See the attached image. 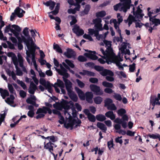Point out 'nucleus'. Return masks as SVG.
Returning a JSON list of instances; mask_svg holds the SVG:
<instances>
[{
    "label": "nucleus",
    "mask_w": 160,
    "mask_h": 160,
    "mask_svg": "<svg viewBox=\"0 0 160 160\" xmlns=\"http://www.w3.org/2000/svg\"><path fill=\"white\" fill-rule=\"evenodd\" d=\"M126 113V110L123 108H122L118 110L117 113L120 116H122Z\"/></svg>",
    "instance_id": "nucleus-49"
},
{
    "label": "nucleus",
    "mask_w": 160,
    "mask_h": 160,
    "mask_svg": "<svg viewBox=\"0 0 160 160\" xmlns=\"http://www.w3.org/2000/svg\"><path fill=\"white\" fill-rule=\"evenodd\" d=\"M54 85H57L61 88H64V84L63 82L59 79L57 80V82L55 83Z\"/></svg>",
    "instance_id": "nucleus-32"
},
{
    "label": "nucleus",
    "mask_w": 160,
    "mask_h": 160,
    "mask_svg": "<svg viewBox=\"0 0 160 160\" xmlns=\"http://www.w3.org/2000/svg\"><path fill=\"white\" fill-rule=\"evenodd\" d=\"M96 118L98 121L100 122H103L106 119L104 115L101 114L97 115L96 116Z\"/></svg>",
    "instance_id": "nucleus-28"
},
{
    "label": "nucleus",
    "mask_w": 160,
    "mask_h": 160,
    "mask_svg": "<svg viewBox=\"0 0 160 160\" xmlns=\"http://www.w3.org/2000/svg\"><path fill=\"white\" fill-rule=\"evenodd\" d=\"M18 57L20 67L21 68L24 67L23 65V60L22 57L20 54H18Z\"/></svg>",
    "instance_id": "nucleus-31"
},
{
    "label": "nucleus",
    "mask_w": 160,
    "mask_h": 160,
    "mask_svg": "<svg viewBox=\"0 0 160 160\" xmlns=\"http://www.w3.org/2000/svg\"><path fill=\"white\" fill-rule=\"evenodd\" d=\"M93 96V94L92 92H88L85 93V99L88 102H92Z\"/></svg>",
    "instance_id": "nucleus-16"
},
{
    "label": "nucleus",
    "mask_w": 160,
    "mask_h": 160,
    "mask_svg": "<svg viewBox=\"0 0 160 160\" xmlns=\"http://www.w3.org/2000/svg\"><path fill=\"white\" fill-rule=\"evenodd\" d=\"M114 122L117 123L121 124L122 127L124 128H126L127 127V123L126 121H122V119L117 118L114 120Z\"/></svg>",
    "instance_id": "nucleus-22"
},
{
    "label": "nucleus",
    "mask_w": 160,
    "mask_h": 160,
    "mask_svg": "<svg viewBox=\"0 0 160 160\" xmlns=\"http://www.w3.org/2000/svg\"><path fill=\"white\" fill-rule=\"evenodd\" d=\"M15 12H12L10 16V20L12 21L16 17V15L19 18H21L23 16V14L25 13V11L19 7H17L14 10Z\"/></svg>",
    "instance_id": "nucleus-3"
},
{
    "label": "nucleus",
    "mask_w": 160,
    "mask_h": 160,
    "mask_svg": "<svg viewBox=\"0 0 160 160\" xmlns=\"http://www.w3.org/2000/svg\"><path fill=\"white\" fill-rule=\"evenodd\" d=\"M112 62L115 63L116 65L118 67L121 64V63L120 62V61L118 60V58L115 57L112 58Z\"/></svg>",
    "instance_id": "nucleus-47"
},
{
    "label": "nucleus",
    "mask_w": 160,
    "mask_h": 160,
    "mask_svg": "<svg viewBox=\"0 0 160 160\" xmlns=\"http://www.w3.org/2000/svg\"><path fill=\"white\" fill-rule=\"evenodd\" d=\"M79 74L83 76L86 75L88 76H95V73L94 72L85 70H83L82 72H79Z\"/></svg>",
    "instance_id": "nucleus-18"
},
{
    "label": "nucleus",
    "mask_w": 160,
    "mask_h": 160,
    "mask_svg": "<svg viewBox=\"0 0 160 160\" xmlns=\"http://www.w3.org/2000/svg\"><path fill=\"white\" fill-rule=\"evenodd\" d=\"M90 8V6L89 4L85 5V8L83 11L85 14H87L89 12Z\"/></svg>",
    "instance_id": "nucleus-52"
},
{
    "label": "nucleus",
    "mask_w": 160,
    "mask_h": 160,
    "mask_svg": "<svg viewBox=\"0 0 160 160\" xmlns=\"http://www.w3.org/2000/svg\"><path fill=\"white\" fill-rule=\"evenodd\" d=\"M147 136L153 139L158 138L159 140L160 141V135L159 134H149L147 135Z\"/></svg>",
    "instance_id": "nucleus-30"
},
{
    "label": "nucleus",
    "mask_w": 160,
    "mask_h": 160,
    "mask_svg": "<svg viewBox=\"0 0 160 160\" xmlns=\"http://www.w3.org/2000/svg\"><path fill=\"white\" fill-rule=\"evenodd\" d=\"M15 99L14 96L12 94L10 95L9 97H8L6 100H5V102L8 104L11 105L14 103V100Z\"/></svg>",
    "instance_id": "nucleus-24"
},
{
    "label": "nucleus",
    "mask_w": 160,
    "mask_h": 160,
    "mask_svg": "<svg viewBox=\"0 0 160 160\" xmlns=\"http://www.w3.org/2000/svg\"><path fill=\"white\" fill-rule=\"evenodd\" d=\"M17 83L20 84L21 87H22L23 89L24 90H25L27 89V86L25 83L22 81H20L19 79H17Z\"/></svg>",
    "instance_id": "nucleus-46"
},
{
    "label": "nucleus",
    "mask_w": 160,
    "mask_h": 160,
    "mask_svg": "<svg viewBox=\"0 0 160 160\" xmlns=\"http://www.w3.org/2000/svg\"><path fill=\"white\" fill-rule=\"evenodd\" d=\"M63 81L65 82V84L66 89L68 92L72 91L71 88H72V83L67 78H63Z\"/></svg>",
    "instance_id": "nucleus-11"
},
{
    "label": "nucleus",
    "mask_w": 160,
    "mask_h": 160,
    "mask_svg": "<svg viewBox=\"0 0 160 160\" xmlns=\"http://www.w3.org/2000/svg\"><path fill=\"white\" fill-rule=\"evenodd\" d=\"M44 4L47 6H49V9L52 10L54 8L56 3L54 1L49 0L46 2H44Z\"/></svg>",
    "instance_id": "nucleus-25"
},
{
    "label": "nucleus",
    "mask_w": 160,
    "mask_h": 160,
    "mask_svg": "<svg viewBox=\"0 0 160 160\" xmlns=\"http://www.w3.org/2000/svg\"><path fill=\"white\" fill-rule=\"evenodd\" d=\"M97 126L100 129L102 130L103 132H106V131L107 130V128L103 123L100 122H98L97 124Z\"/></svg>",
    "instance_id": "nucleus-26"
},
{
    "label": "nucleus",
    "mask_w": 160,
    "mask_h": 160,
    "mask_svg": "<svg viewBox=\"0 0 160 160\" xmlns=\"http://www.w3.org/2000/svg\"><path fill=\"white\" fill-rule=\"evenodd\" d=\"M113 101L112 99L110 98H107L104 101V107H107L109 105L112 104Z\"/></svg>",
    "instance_id": "nucleus-39"
},
{
    "label": "nucleus",
    "mask_w": 160,
    "mask_h": 160,
    "mask_svg": "<svg viewBox=\"0 0 160 160\" xmlns=\"http://www.w3.org/2000/svg\"><path fill=\"white\" fill-rule=\"evenodd\" d=\"M26 38L23 35H21V39L23 40V42L25 43L27 46V47H28V46L32 45L33 44H35L33 41V39H28L29 38L28 37H26Z\"/></svg>",
    "instance_id": "nucleus-14"
},
{
    "label": "nucleus",
    "mask_w": 160,
    "mask_h": 160,
    "mask_svg": "<svg viewBox=\"0 0 160 160\" xmlns=\"http://www.w3.org/2000/svg\"><path fill=\"white\" fill-rule=\"evenodd\" d=\"M102 84L104 87L107 88H112L113 87V85L112 83L107 81H103L102 83Z\"/></svg>",
    "instance_id": "nucleus-33"
},
{
    "label": "nucleus",
    "mask_w": 160,
    "mask_h": 160,
    "mask_svg": "<svg viewBox=\"0 0 160 160\" xmlns=\"http://www.w3.org/2000/svg\"><path fill=\"white\" fill-rule=\"evenodd\" d=\"M136 64L133 63L132 64L130 65L129 66V70L131 72H133L134 71L135 69Z\"/></svg>",
    "instance_id": "nucleus-61"
},
{
    "label": "nucleus",
    "mask_w": 160,
    "mask_h": 160,
    "mask_svg": "<svg viewBox=\"0 0 160 160\" xmlns=\"http://www.w3.org/2000/svg\"><path fill=\"white\" fill-rule=\"evenodd\" d=\"M142 8V4L139 5L137 8V10L135 11V8L133 7L132 8V11L133 15L135 16L137 19H142L143 16H144V14L142 13V10L141 9Z\"/></svg>",
    "instance_id": "nucleus-2"
},
{
    "label": "nucleus",
    "mask_w": 160,
    "mask_h": 160,
    "mask_svg": "<svg viewBox=\"0 0 160 160\" xmlns=\"http://www.w3.org/2000/svg\"><path fill=\"white\" fill-rule=\"evenodd\" d=\"M26 102L28 104H31L34 106H36V102L35 101H33L30 98H28L26 100Z\"/></svg>",
    "instance_id": "nucleus-44"
},
{
    "label": "nucleus",
    "mask_w": 160,
    "mask_h": 160,
    "mask_svg": "<svg viewBox=\"0 0 160 160\" xmlns=\"http://www.w3.org/2000/svg\"><path fill=\"white\" fill-rule=\"evenodd\" d=\"M78 60L81 62H84L87 61V58L82 55H79L78 58Z\"/></svg>",
    "instance_id": "nucleus-60"
},
{
    "label": "nucleus",
    "mask_w": 160,
    "mask_h": 160,
    "mask_svg": "<svg viewBox=\"0 0 160 160\" xmlns=\"http://www.w3.org/2000/svg\"><path fill=\"white\" fill-rule=\"evenodd\" d=\"M69 121L70 123H68L67 124L65 123L64 124V127L67 129L69 127L71 128V129H72L73 126V122H72V120L70 119Z\"/></svg>",
    "instance_id": "nucleus-37"
},
{
    "label": "nucleus",
    "mask_w": 160,
    "mask_h": 160,
    "mask_svg": "<svg viewBox=\"0 0 160 160\" xmlns=\"http://www.w3.org/2000/svg\"><path fill=\"white\" fill-rule=\"evenodd\" d=\"M77 118L78 119L77 121L75 119H72V122H73V126L74 125L75 123H76V124L79 125V126H80L81 124L82 123L80 119H79L78 118Z\"/></svg>",
    "instance_id": "nucleus-58"
},
{
    "label": "nucleus",
    "mask_w": 160,
    "mask_h": 160,
    "mask_svg": "<svg viewBox=\"0 0 160 160\" xmlns=\"http://www.w3.org/2000/svg\"><path fill=\"white\" fill-rule=\"evenodd\" d=\"M45 87L46 89H48V91L49 92L52 93V89L51 85V83L49 82H47V85Z\"/></svg>",
    "instance_id": "nucleus-48"
},
{
    "label": "nucleus",
    "mask_w": 160,
    "mask_h": 160,
    "mask_svg": "<svg viewBox=\"0 0 160 160\" xmlns=\"http://www.w3.org/2000/svg\"><path fill=\"white\" fill-rule=\"evenodd\" d=\"M96 53V52L95 51H89L88 53H85L84 54V55L93 60H96L98 59V57L95 54Z\"/></svg>",
    "instance_id": "nucleus-8"
},
{
    "label": "nucleus",
    "mask_w": 160,
    "mask_h": 160,
    "mask_svg": "<svg viewBox=\"0 0 160 160\" xmlns=\"http://www.w3.org/2000/svg\"><path fill=\"white\" fill-rule=\"evenodd\" d=\"M68 94L71 98L73 101L76 102L78 100V97L76 95L73 91H72L68 92Z\"/></svg>",
    "instance_id": "nucleus-17"
},
{
    "label": "nucleus",
    "mask_w": 160,
    "mask_h": 160,
    "mask_svg": "<svg viewBox=\"0 0 160 160\" xmlns=\"http://www.w3.org/2000/svg\"><path fill=\"white\" fill-rule=\"evenodd\" d=\"M60 66L61 69V70L58 69L57 68H55L56 70L58 71L59 74L62 76L64 74L67 72V70L63 67L62 64H60Z\"/></svg>",
    "instance_id": "nucleus-27"
},
{
    "label": "nucleus",
    "mask_w": 160,
    "mask_h": 160,
    "mask_svg": "<svg viewBox=\"0 0 160 160\" xmlns=\"http://www.w3.org/2000/svg\"><path fill=\"white\" fill-rule=\"evenodd\" d=\"M45 143V142H44V148L48 150L50 152H52L53 151V146H52L53 143L51 142L50 141H49L46 144Z\"/></svg>",
    "instance_id": "nucleus-21"
},
{
    "label": "nucleus",
    "mask_w": 160,
    "mask_h": 160,
    "mask_svg": "<svg viewBox=\"0 0 160 160\" xmlns=\"http://www.w3.org/2000/svg\"><path fill=\"white\" fill-rule=\"evenodd\" d=\"M32 51V61L33 63V65L35 67V68L36 69L38 68V66L37 65L36 61L35 60V54H34V50Z\"/></svg>",
    "instance_id": "nucleus-34"
},
{
    "label": "nucleus",
    "mask_w": 160,
    "mask_h": 160,
    "mask_svg": "<svg viewBox=\"0 0 160 160\" xmlns=\"http://www.w3.org/2000/svg\"><path fill=\"white\" fill-rule=\"evenodd\" d=\"M151 25L154 24L155 26H158L159 24H160V20L159 19H154L151 21Z\"/></svg>",
    "instance_id": "nucleus-50"
},
{
    "label": "nucleus",
    "mask_w": 160,
    "mask_h": 160,
    "mask_svg": "<svg viewBox=\"0 0 160 160\" xmlns=\"http://www.w3.org/2000/svg\"><path fill=\"white\" fill-rule=\"evenodd\" d=\"M94 101L96 104H99L102 102V98L101 97L97 96L94 98Z\"/></svg>",
    "instance_id": "nucleus-35"
},
{
    "label": "nucleus",
    "mask_w": 160,
    "mask_h": 160,
    "mask_svg": "<svg viewBox=\"0 0 160 160\" xmlns=\"http://www.w3.org/2000/svg\"><path fill=\"white\" fill-rule=\"evenodd\" d=\"M76 82L78 86L81 88H83L85 86V84L78 79H77Z\"/></svg>",
    "instance_id": "nucleus-54"
},
{
    "label": "nucleus",
    "mask_w": 160,
    "mask_h": 160,
    "mask_svg": "<svg viewBox=\"0 0 160 160\" xmlns=\"http://www.w3.org/2000/svg\"><path fill=\"white\" fill-rule=\"evenodd\" d=\"M70 17L71 18L72 21L70 22L71 26L73 25L76 24L77 22V20L76 17L74 16L71 15Z\"/></svg>",
    "instance_id": "nucleus-43"
},
{
    "label": "nucleus",
    "mask_w": 160,
    "mask_h": 160,
    "mask_svg": "<svg viewBox=\"0 0 160 160\" xmlns=\"http://www.w3.org/2000/svg\"><path fill=\"white\" fill-rule=\"evenodd\" d=\"M87 118L89 121L92 122H95L96 119L95 116L92 114H90Z\"/></svg>",
    "instance_id": "nucleus-42"
},
{
    "label": "nucleus",
    "mask_w": 160,
    "mask_h": 160,
    "mask_svg": "<svg viewBox=\"0 0 160 160\" xmlns=\"http://www.w3.org/2000/svg\"><path fill=\"white\" fill-rule=\"evenodd\" d=\"M72 30L74 33L78 36L82 35L84 33V30L80 28L77 25L75 26L74 28L72 29Z\"/></svg>",
    "instance_id": "nucleus-7"
},
{
    "label": "nucleus",
    "mask_w": 160,
    "mask_h": 160,
    "mask_svg": "<svg viewBox=\"0 0 160 160\" xmlns=\"http://www.w3.org/2000/svg\"><path fill=\"white\" fill-rule=\"evenodd\" d=\"M106 52V56H109L112 54L113 53V49L111 47H107Z\"/></svg>",
    "instance_id": "nucleus-38"
},
{
    "label": "nucleus",
    "mask_w": 160,
    "mask_h": 160,
    "mask_svg": "<svg viewBox=\"0 0 160 160\" xmlns=\"http://www.w3.org/2000/svg\"><path fill=\"white\" fill-rule=\"evenodd\" d=\"M8 87L9 90V91L10 92V93L12 94H16V92L14 90V88L12 86V85L8 83Z\"/></svg>",
    "instance_id": "nucleus-41"
},
{
    "label": "nucleus",
    "mask_w": 160,
    "mask_h": 160,
    "mask_svg": "<svg viewBox=\"0 0 160 160\" xmlns=\"http://www.w3.org/2000/svg\"><path fill=\"white\" fill-rule=\"evenodd\" d=\"M94 27L95 28L97 29V30H98L99 31H102L103 29L102 28V25L101 23L96 24L95 25Z\"/></svg>",
    "instance_id": "nucleus-59"
},
{
    "label": "nucleus",
    "mask_w": 160,
    "mask_h": 160,
    "mask_svg": "<svg viewBox=\"0 0 160 160\" xmlns=\"http://www.w3.org/2000/svg\"><path fill=\"white\" fill-rule=\"evenodd\" d=\"M98 79L95 78H91L89 79V82L93 83H98Z\"/></svg>",
    "instance_id": "nucleus-64"
},
{
    "label": "nucleus",
    "mask_w": 160,
    "mask_h": 160,
    "mask_svg": "<svg viewBox=\"0 0 160 160\" xmlns=\"http://www.w3.org/2000/svg\"><path fill=\"white\" fill-rule=\"evenodd\" d=\"M53 48V49L56 50L57 52L60 53H62V50L58 45L57 44L55 45L54 44Z\"/></svg>",
    "instance_id": "nucleus-40"
},
{
    "label": "nucleus",
    "mask_w": 160,
    "mask_h": 160,
    "mask_svg": "<svg viewBox=\"0 0 160 160\" xmlns=\"http://www.w3.org/2000/svg\"><path fill=\"white\" fill-rule=\"evenodd\" d=\"M127 43L125 42H123L121 45V48L120 49L122 53H124L125 52V50L127 48Z\"/></svg>",
    "instance_id": "nucleus-56"
},
{
    "label": "nucleus",
    "mask_w": 160,
    "mask_h": 160,
    "mask_svg": "<svg viewBox=\"0 0 160 160\" xmlns=\"http://www.w3.org/2000/svg\"><path fill=\"white\" fill-rule=\"evenodd\" d=\"M106 15V12L104 11H102L96 13V16L98 18H103Z\"/></svg>",
    "instance_id": "nucleus-36"
},
{
    "label": "nucleus",
    "mask_w": 160,
    "mask_h": 160,
    "mask_svg": "<svg viewBox=\"0 0 160 160\" xmlns=\"http://www.w3.org/2000/svg\"><path fill=\"white\" fill-rule=\"evenodd\" d=\"M90 88L94 93L97 95H102L103 93V92L101 90L100 87L95 84H91Z\"/></svg>",
    "instance_id": "nucleus-4"
},
{
    "label": "nucleus",
    "mask_w": 160,
    "mask_h": 160,
    "mask_svg": "<svg viewBox=\"0 0 160 160\" xmlns=\"http://www.w3.org/2000/svg\"><path fill=\"white\" fill-rule=\"evenodd\" d=\"M65 62L71 68H73L74 67V65L73 63V61H70L68 59H66L65 60Z\"/></svg>",
    "instance_id": "nucleus-53"
},
{
    "label": "nucleus",
    "mask_w": 160,
    "mask_h": 160,
    "mask_svg": "<svg viewBox=\"0 0 160 160\" xmlns=\"http://www.w3.org/2000/svg\"><path fill=\"white\" fill-rule=\"evenodd\" d=\"M150 104H152L153 106L155 105V97L151 96L150 100Z\"/></svg>",
    "instance_id": "nucleus-62"
},
{
    "label": "nucleus",
    "mask_w": 160,
    "mask_h": 160,
    "mask_svg": "<svg viewBox=\"0 0 160 160\" xmlns=\"http://www.w3.org/2000/svg\"><path fill=\"white\" fill-rule=\"evenodd\" d=\"M37 89V86L32 81L30 82L29 88L28 89V92L31 94H33Z\"/></svg>",
    "instance_id": "nucleus-13"
},
{
    "label": "nucleus",
    "mask_w": 160,
    "mask_h": 160,
    "mask_svg": "<svg viewBox=\"0 0 160 160\" xmlns=\"http://www.w3.org/2000/svg\"><path fill=\"white\" fill-rule=\"evenodd\" d=\"M12 25L10 24H9L5 28L4 30V33H7L9 32V31H10L11 32V30L13 29V28H11Z\"/></svg>",
    "instance_id": "nucleus-57"
},
{
    "label": "nucleus",
    "mask_w": 160,
    "mask_h": 160,
    "mask_svg": "<svg viewBox=\"0 0 160 160\" xmlns=\"http://www.w3.org/2000/svg\"><path fill=\"white\" fill-rule=\"evenodd\" d=\"M32 45H29L27 47L28 51H27L26 54L27 57L28 58L31 57V55L32 57V51L34 50V54H35L36 49V45L35 44L32 43Z\"/></svg>",
    "instance_id": "nucleus-6"
},
{
    "label": "nucleus",
    "mask_w": 160,
    "mask_h": 160,
    "mask_svg": "<svg viewBox=\"0 0 160 160\" xmlns=\"http://www.w3.org/2000/svg\"><path fill=\"white\" fill-rule=\"evenodd\" d=\"M113 98L116 100L121 101L122 100V98L120 95L119 94L114 93V95H113Z\"/></svg>",
    "instance_id": "nucleus-55"
},
{
    "label": "nucleus",
    "mask_w": 160,
    "mask_h": 160,
    "mask_svg": "<svg viewBox=\"0 0 160 160\" xmlns=\"http://www.w3.org/2000/svg\"><path fill=\"white\" fill-rule=\"evenodd\" d=\"M39 83L40 84L45 87L47 85V82H46L45 80L43 78H41L40 79Z\"/></svg>",
    "instance_id": "nucleus-63"
},
{
    "label": "nucleus",
    "mask_w": 160,
    "mask_h": 160,
    "mask_svg": "<svg viewBox=\"0 0 160 160\" xmlns=\"http://www.w3.org/2000/svg\"><path fill=\"white\" fill-rule=\"evenodd\" d=\"M94 68L95 70L98 72H100V74L103 76H105L107 75L110 76H113L114 73L111 70H109L104 69L103 67L98 65H95Z\"/></svg>",
    "instance_id": "nucleus-1"
},
{
    "label": "nucleus",
    "mask_w": 160,
    "mask_h": 160,
    "mask_svg": "<svg viewBox=\"0 0 160 160\" xmlns=\"http://www.w3.org/2000/svg\"><path fill=\"white\" fill-rule=\"evenodd\" d=\"M28 28L27 27L25 28L23 31V33L26 37H28V39H32V38L30 37L28 31Z\"/></svg>",
    "instance_id": "nucleus-29"
},
{
    "label": "nucleus",
    "mask_w": 160,
    "mask_h": 160,
    "mask_svg": "<svg viewBox=\"0 0 160 160\" xmlns=\"http://www.w3.org/2000/svg\"><path fill=\"white\" fill-rule=\"evenodd\" d=\"M12 28L14 29L11 30V32L17 38L19 37V32L21 31V28L18 25L13 24L12 25Z\"/></svg>",
    "instance_id": "nucleus-5"
},
{
    "label": "nucleus",
    "mask_w": 160,
    "mask_h": 160,
    "mask_svg": "<svg viewBox=\"0 0 160 160\" xmlns=\"http://www.w3.org/2000/svg\"><path fill=\"white\" fill-rule=\"evenodd\" d=\"M62 107L65 110V113L66 114V113H68V114L69 115V117H71V116L70 114H69L68 112V110L71 108L70 106L68 104V101L64 100L63 99H62Z\"/></svg>",
    "instance_id": "nucleus-9"
},
{
    "label": "nucleus",
    "mask_w": 160,
    "mask_h": 160,
    "mask_svg": "<svg viewBox=\"0 0 160 160\" xmlns=\"http://www.w3.org/2000/svg\"><path fill=\"white\" fill-rule=\"evenodd\" d=\"M105 116L108 118H110L112 120L115 119L116 116L112 111H109L105 113Z\"/></svg>",
    "instance_id": "nucleus-23"
},
{
    "label": "nucleus",
    "mask_w": 160,
    "mask_h": 160,
    "mask_svg": "<svg viewBox=\"0 0 160 160\" xmlns=\"http://www.w3.org/2000/svg\"><path fill=\"white\" fill-rule=\"evenodd\" d=\"M108 110H115L117 108L114 103H112L107 107Z\"/></svg>",
    "instance_id": "nucleus-51"
},
{
    "label": "nucleus",
    "mask_w": 160,
    "mask_h": 160,
    "mask_svg": "<svg viewBox=\"0 0 160 160\" xmlns=\"http://www.w3.org/2000/svg\"><path fill=\"white\" fill-rule=\"evenodd\" d=\"M66 52L64 53V55H65L68 58H71L74 56V51L72 49L68 48L67 49Z\"/></svg>",
    "instance_id": "nucleus-19"
},
{
    "label": "nucleus",
    "mask_w": 160,
    "mask_h": 160,
    "mask_svg": "<svg viewBox=\"0 0 160 160\" xmlns=\"http://www.w3.org/2000/svg\"><path fill=\"white\" fill-rule=\"evenodd\" d=\"M114 145L113 140L112 139L111 140L108 142L107 146L109 150H111V148L113 147Z\"/></svg>",
    "instance_id": "nucleus-45"
},
{
    "label": "nucleus",
    "mask_w": 160,
    "mask_h": 160,
    "mask_svg": "<svg viewBox=\"0 0 160 160\" xmlns=\"http://www.w3.org/2000/svg\"><path fill=\"white\" fill-rule=\"evenodd\" d=\"M124 2H121L113 6L114 9L115 11H117L119 10L120 11H123L124 12H126L124 11L122 9V8L123 7H125V5L124 4Z\"/></svg>",
    "instance_id": "nucleus-10"
},
{
    "label": "nucleus",
    "mask_w": 160,
    "mask_h": 160,
    "mask_svg": "<svg viewBox=\"0 0 160 160\" xmlns=\"http://www.w3.org/2000/svg\"><path fill=\"white\" fill-rule=\"evenodd\" d=\"M75 89L80 99L82 100H85V94H84L83 92L77 87H75Z\"/></svg>",
    "instance_id": "nucleus-12"
},
{
    "label": "nucleus",
    "mask_w": 160,
    "mask_h": 160,
    "mask_svg": "<svg viewBox=\"0 0 160 160\" xmlns=\"http://www.w3.org/2000/svg\"><path fill=\"white\" fill-rule=\"evenodd\" d=\"M0 93L3 99H5L7 97L9 96V94L8 90L2 88H0Z\"/></svg>",
    "instance_id": "nucleus-20"
},
{
    "label": "nucleus",
    "mask_w": 160,
    "mask_h": 160,
    "mask_svg": "<svg viewBox=\"0 0 160 160\" xmlns=\"http://www.w3.org/2000/svg\"><path fill=\"white\" fill-rule=\"evenodd\" d=\"M127 1V0H126L124 2V4L125 5V7H123L122 8V9L126 12L128 9L130 8L131 6L134 7L133 5L131 4V0H130V1Z\"/></svg>",
    "instance_id": "nucleus-15"
}]
</instances>
